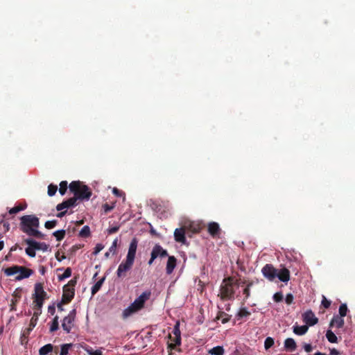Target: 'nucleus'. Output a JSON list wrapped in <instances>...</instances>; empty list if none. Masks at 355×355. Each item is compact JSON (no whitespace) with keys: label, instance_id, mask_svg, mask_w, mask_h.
Returning a JSON list of instances; mask_svg holds the SVG:
<instances>
[{"label":"nucleus","instance_id":"f257e3e1","mask_svg":"<svg viewBox=\"0 0 355 355\" xmlns=\"http://www.w3.org/2000/svg\"><path fill=\"white\" fill-rule=\"evenodd\" d=\"M20 230L27 235L37 239H44L45 234L37 230L39 218L34 215H25L20 218Z\"/></svg>","mask_w":355,"mask_h":355},{"label":"nucleus","instance_id":"2f4dec72","mask_svg":"<svg viewBox=\"0 0 355 355\" xmlns=\"http://www.w3.org/2000/svg\"><path fill=\"white\" fill-rule=\"evenodd\" d=\"M211 355H223L224 349L221 346L214 347L209 351Z\"/></svg>","mask_w":355,"mask_h":355},{"label":"nucleus","instance_id":"f704fd0d","mask_svg":"<svg viewBox=\"0 0 355 355\" xmlns=\"http://www.w3.org/2000/svg\"><path fill=\"white\" fill-rule=\"evenodd\" d=\"M58 316L56 315L53 321H52V323L51 324V327H50V331L51 332H53V331H55L56 330L58 329L59 328V322H58Z\"/></svg>","mask_w":355,"mask_h":355},{"label":"nucleus","instance_id":"37998d69","mask_svg":"<svg viewBox=\"0 0 355 355\" xmlns=\"http://www.w3.org/2000/svg\"><path fill=\"white\" fill-rule=\"evenodd\" d=\"M274 345V340L271 337H268L264 341V347L266 350L270 349Z\"/></svg>","mask_w":355,"mask_h":355},{"label":"nucleus","instance_id":"49530a36","mask_svg":"<svg viewBox=\"0 0 355 355\" xmlns=\"http://www.w3.org/2000/svg\"><path fill=\"white\" fill-rule=\"evenodd\" d=\"M273 300L276 302H279L283 300V295L282 293H276L273 295Z\"/></svg>","mask_w":355,"mask_h":355},{"label":"nucleus","instance_id":"4be33fe9","mask_svg":"<svg viewBox=\"0 0 355 355\" xmlns=\"http://www.w3.org/2000/svg\"><path fill=\"white\" fill-rule=\"evenodd\" d=\"M32 242H33L32 239H26L25 240V243L28 245L26 248L25 251H26V254L28 256H29L30 257H35L36 255V253H35L36 249L33 248Z\"/></svg>","mask_w":355,"mask_h":355},{"label":"nucleus","instance_id":"bb28decb","mask_svg":"<svg viewBox=\"0 0 355 355\" xmlns=\"http://www.w3.org/2000/svg\"><path fill=\"white\" fill-rule=\"evenodd\" d=\"M37 322H35V318H31L29 324V327L26 328L22 334L23 337H28L31 332V331L34 329V327L36 326Z\"/></svg>","mask_w":355,"mask_h":355},{"label":"nucleus","instance_id":"4468645a","mask_svg":"<svg viewBox=\"0 0 355 355\" xmlns=\"http://www.w3.org/2000/svg\"><path fill=\"white\" fill-rule=\"evenodd\" d=\"M77 199L74 196L66 200H64L62 202L58 204L56 206V209L58 211H62L64 209H67L70 207H73L77 205Z\"/></svg>","mask_w":355,"mask_h":355},{"label":"nucleus","instance_id":"473e14b6","mask_svg":"<svg viewBox=\"0 0 355 355\" xmlns=\"http://www.w3.org/2000/svg\"><path fill=\"white\" fill-rule=\"evenodd\" d=\"M116 245H117V239H115L113 241L111 247L109 248V250L105 254V257L108 258L110 257V254H114L116 253Z\"/></svg>","mask_w":355,"mask_h":355},{"label":"nucleus","instance_id":"774afa93","mask_svg":"<svg viewBox=\"0 0 355 355\" xmlns=\"http://www.w3.org/2000/svg\"><path fill=\"white\" fill-rule=\"evenodd\" d=\"M58 349L57 347H55V350H53V352H51L49 355H58Z\"/></svg>","mask_w":355,"mask_h":355},{"label":"nucleus","instance_id":"680f3d73","mask_svg":"<svg viewBox=\"0 0 355 355\" xmlns=\"http://www.w3.org/2000/svg\"><path fill=\"white\" fill-rule=\"evenodd\" d=\"M103 208H104L105 212L107 213L113 209L114 206H110L106 203L103 205Z\"/></svg>","mask_w":355,"mask_h":355},{"label":"nucleus","instance_id":"a878e982","mask_svg":"<svg viewBox=\"0 0 355 355\" xmlns=\"http://www.w3.org/2000/svg\"><path fill=\"white\" fill-rule=\"evenodd\" d=\"M309 329L307 325H302V326H294L293 327V332L299 336H302L305 334Z\"/></svg>","mask_w":355,"mask_h":355},{"label":"nucleus","instance_id":"5701e85b","mask_svg":"<svg viewBox=\"0 0 355 355\" xmlns=\"http://www.w3.org/2000/svg\"><path fill=\"white\" fill-rule=\"evenodd\" d=\"M284 347L286 351L294 352L297 348V344L293 338H288L284 341Z\"/></svg>","mask_w":355,"mask_h":355},{"label":"nucleus","instance_id":"cd10ccee","mask_svg":"<svg viewBox=\"0 0 355 355\" xmlns=\"http://www.w3.org/2000/svg\"><path fill=\"white\" fill-rule=\"evenodd\" d=\"M230 315L224 311H220L216 316L217 320H220L223 324H225L230 320Z\"/></svg>","mask_w":355,"mask_h":355},{"label":"nucleus","instance_id":"0eeeda50","mask_svg":"<svg viewBox=\"0 0 355 355\" xmlns=\"http://www.w3.org/2000/svg\"><path fill=\"white\" fill-rule=\"evenodd\" d=\"M134 264L133 261L125 259L124 261L121 263L116 270V275L119 278H124L127 276V272L130 270Z\"/></svg>","mask_w":355,"mask_h":355},{"label":"nucleus","instance_id":"3c124183","mask_svg":"<svg viewBox=\"0 0 355 355\" xmlns=\"http://www.w3.org/2000/svg\"><path fill=\"white\" fill-rule=\"evenodd\" d=\"M293 301V295L291 293H288L286 295L285 298V302L288 304H291Z\"/></svg>","mask_w":355,"mask_h":355},{"label":"nucleus","instance_id":"e2e57ef3","mask_svg":"<svg viewBox=\"0 0 355 355\" xmlns=\"http://www.w3.org/2000/svg\"><path fill=\"white\" fill-rule=\"evenodd\" d=\"M48 311L51 315H53L55 311V306L53 305L49 306L48 308Z\"/></svg>","mask_w":355,"mask_h":355},{"label":"nucleus","instance_id":"423d86ee","mask_svg":"<svg viewBox=\"0 0 355 355\" xmlns=\"http://www.w3.org/2000/svg\"><path fill=\"white\" fill-rule=\"evenodd\" d=\"M235 291L233 288L232 278L227 277L223 279L220 287L218 296L222 300H232L234 297Z\"/></svg>","mask_w":355,"mask_h":355},{"label":"nucleus","instance_id":"39448f33","mask_svg":"<svg viewBox=\"0 0 355 355\" xmlns=\"http://www.w3.org/2000/svg\"><path fill=\"white\" fill-rule=\"evenodd\" d=\"M32 269L28 268L25 266L15 265L11 267H8L4 269V273L7 276H12L13 275L19 273L15 277L16 281H20L24 279L29 277L33 274Z\"/></svg>","mask_w":355,"mask_h":355},{"label":"nucleus","instance_id":"1a4fd4ad","mask_svg":"<svg viewBox=\"0 0 355 355\" xmlns=\"http://www.w3.org/2000/svg\"><path fill=\"white\" fill-rule=\"evenodd\" d=\"M261 272L263 277L270 282L277 277V269L272 264H266L262 268Z\"/></svg>","mask_w":355,"mask_h":355},{"label":"nucleus","instance_id":"9d476101","mask_svg":"<svg viewBox=\"0 0 355 355\" xmlns=\"http://www.w3.org/2000/svg\"><path fill=\"white\" fill-rule=\"evenodd\" d=\"M302 320L307 326H313L318 322V318L311 310H307L302 314Z\"/></svg>","mask_w":355,"mask_h":355},{"label":"nucleus","instance_id":"f8f14e48","mask_svg":"<svg viewBox=\"0 0 355 355\" xmlns=\"http://www.w3.org/2000/svg\"><path fill=\"white\" fill-rule=\"evenodd\" d=\"M138 245V240L137 238H133L130 243L128 254L126 256V259L130 260L131 261H135L136 252Z\"/></svg>","mask_w":355,"mask_h":355},{"label":"nucleus","instance_id":"20e7f679","mask_svg":"<svg viewBox=\"0 0 355 355\" xmlns=\"http://www.w3.org/2000/svg\"><path fill=\"white\" fill-rule=\"evenodd\" d=\"M47 298V293L44 290L43 284L36 283L34 286V293H33V309L40 311L44 300Z\"/></svg>","mask_w":355,"mask_h":355},{"label":"nucleus","instance_id":"6ab92c4d","mask_svg":"<svg viewBox=\"0 0 355 355\" xmlns=\"http://www.w3.org/2000/svg\"><path fill=\"white\" fill-rule=\"evenodd\" d=\"M177 263V259L174 256H168V259L166 263V271L168 275L173 272Z\"/></svg>","mask_w":355,"mask_h":355},{"label":"nucleus","instance_id":"bf43d9fd","mask_svg":"<svg viewBox=\"0 0 355 355\" xmlns=\"http://www.w3.org/2000/svg\"><path fill=\"white\" fill-rule=\"evenodd\" d=\"M157 257H156V254L155 253L153 252V251L151 252V254H150V259H149L148 261V265H152L154 260L155 259H157Z\"/></svg>","mask_w":355,"mask_h":355},{"label":"nucleus","instance_id":"de8ad7c7","mask_svg":"<svg viewBox=\"0 0 355 355\" xmlns=\"http://www.w3.org/2000/svg\"><path fill=\"white\" fill-rule=\"evenodd\" d=\"M77 284V277H73L71 279L67 284L65 286H67V288H73L75 287L76 284Z\"/></svg>","mask_w":355,"mask_h":355},{"label":"nucleus","instance_id":"79ce46f5","mask_svg":"<svg viewBox=\"0 0 355 355\" xmlns=\"http://www.w3.org/2000/svg\"><path fill=\"white\" fill-rule=\"evenodd\" d=\"M67 181H62L60 183V188H59V192L63 196L65 194L67 190Z\"/></svg>","mask_w":355,"mask_h":355},{"label":"nucleus","instance_id":"412c9836","mask_svg":"<svg viewBox=\"0 0 355 355\" xmlns=\"http://www.w3.org/2000/svg\"><path fill=\"white\" fill-rule=\"evenodd\" d=\"M153 252L156 254L157 257L164 258L168 257V252L166 250H164L160 245L156 244L153 250Z\"/></svg>","mask_w":355,"mask_h":355},{"label":"nucleus","instance_id":"f3484780","mask_svg":"<svg viewBox=\"0 0 355 355\" xmlns=\"http://www.w3.org/2000/svg\"><path fill=\"white\" fill-rule=\"evenodd\" d=\"M175 240L177 242L184 243L186 241L185 231L184 228H177L174 232Z\"/></svg>","mask_w":355,"mask_h":355},{"label":"nucleus","instance_id":"dca6fc26","mask_svg":"<svg viewBox=\"0 0 355 355\" xmlns=\"http://www.w3.org/2000/svg\"><path fill=\"white\" fill-rule=\"evenodd\" d=\"M277 277L283 282H288L290 280V271L286 268H283L279 270H277Z\"/></svg>","mask_w":355,"mask_h":355},{"label":"nucleus","instance_id":"4c0bfd02","mask_svg":"<svg viewBox=\"0 0 355 355\" xmlns=\"http://www.w3.org/2000/svg\"><path fill=\"white\" fill-rule=\"evenodd\" d=\"M71 268H67L64 270V272L62 275L58 276L59 281H62L66 278L71 277Z\"/></svg>","mask_w":355,"mask_h":355},{"label":"nucleus","instance_id":"58836bf2","mask_svg":"<svg viewBox=\"0 0 355 355\" xmlns=\"http://www.w3.org/2000/svg\"><path fill=\"white\" fill-rule=\"evenodd\" d=\"M57 190H58L57 185L53 184H50L48 186V191H47L48 195L49 196H53L56 193Z\"/></svg>","mask_w":355,"mask_h":355},{"label":"nucleus","instance_id":"13d9d810","mask_svg":"<svg viewBox=\"0 0 355 355\" xmlns=\"http://www.w3.org/2000/svg\"><path fill=\"white\" fill-rule=\"evenodd\" d=\"M55 258L58 261H62L63 259H66V256L64 254L63 255H60V252H57L55 253Z\"/></svg>","mask_w":355,"mask_h":355},{"label":"nucleus","instance_id":"2eb2a0df","mask_svg":"<svg viewBox=\"0 0 355 355\" xmlns=\"http://www.w3.org/2000/svg\"><path fill=\"white\" fill-rule=\"evenodd\" d=\"M207 230L213 238H216L220 234V228L217 223L210 222L207 225Z\"/></svg>","mask_w":355,"mask_h":355},{"label":"nucleus","instance_id":"9b49d317","mask_svg":"<svg viewBox=\"0 0 355 355\" xmlns=\"http://www.w3.org/2000/svg\"><path fill=\"white\" fill-rule=\"evenodd\" d=\"M172 334L174 335L173 337L171 334H168L169 339L175 343L176 345H180L182 343L181 332L180 329V322L177 321L173 327Z\"/></svg>","mask_w":355,"mask_h":355},{"label":"nucleus","instance_id":"7ed1b4c3","mask_svg":"<svg viewBox=\"0 0 355 355\" xmlns=\"http://www.w3.org/2000/svg\"><path fill=\"white\" fill-rule=\"evenodd\" d=\"M151 295L150 291H146L142 293L135 301L123 312V316L127 318L132 313L141 310L144 308L145 302L149 300Z\"/></svg>","mask_w":355,"mask_h":355},{"label":"nucleus","instance_id":"a211bd4d","mask_svg":"<svg viewBox=\"0 0 355 355\" xmlns=\"http://www.w3.org/2000/svg\"><path fill=\"white\" fill-rule=\"evenodd\" d=\"M344 324L345 321L343 318L336 315L332 318L329 323V327H336L337 328H342L344 326Z\"/></svg>","mask_w":355,"mask_h":355},{"label":"nucleus","instance_id":"c9c22d12","mask_svg":"<svg viewBox=\"0 0 355 355\" xmlns=\"http://www.w3.org/2000/svg\"><path fill=\"white\" fill-rule=\"evenodd\" d=\"M79 235L81 237L87 238L90 235V229L89 226H84L79 232Z\"/></svg>","mask_w":355,"mask_h":355},{"label":"nucleus","instance_id":"a18cd8bd","mask_svg":"<svg viewBox=\"0 0 355 355\" xmlns=\"http://www.w3.org/2000/svg\"><path fill=\"white\" fill-rule=\"evenodd\" d=\"M176 346H178V345H176L175 343H168V345H167V349L168 351V355H173V354L172 353V350L175 349Z\"/></svg>","mask_w":355,"mask_h":355},{"label":"nucleus","instance_id":"b1692460","mask_svg":"<svg viewBox=\"0 0 355 355\" xmlns=\"http://www.w3.org/2000/svg\"><path fill=\"white\" fill-rule=\"evenodd\" d=\"M53 345L52 344H46L42 347L39 350L40 355H47L53 352Z\"/></svg>","mask_w":355,"mask_h":355},{"label":"nucleus","instance_id":"09e8293b","mask_svg":"<svg viewBox=\"0 0 355 355\" xmlns=\"http://www.w3.org/2000/svg\"><path fill=\"white\" fill-rule=\"evenodd\" d=\"M103 245H102L101 243H98L94 248L93 254H97L103 249Z\"/></svg>","mask_w":355,"mask_h":355},{"label":"nucleus","instance_id":"7c9ffc66","mask_svg":"<svg viewBox=\"0 0 355 355\" xmlns=\"http://www.w3.org/2000/svg\"><path fill=\"white\" fill-rule=\"evenodd\" d=\"M326 337L331 343H336L338 342L337 336L331 330L329 329L327 331Z\"/></svg>","mask_w":355,"mask_h":355},{"label":"nucleus","instance_id":"6e6d98bb","mask_svg":"<svg viewBox=\"0 0 355 355\" xmlns=\"http://www.w3.org/2000/svg\"><path fill=\"white\" fill-rule=\"evenodd\" d=\"M112 192L116 196H122L123 195H124V193L122 191L118 189L117 188H114Z\"/></svg>","mask_w":355,"mask_h":355},{"label":"nucleus","instance_id":"052dcab7","mask_svg":"<svg viewBox=\"0 0 355 355\" xmlns=\"http://www.w3.org/2000/svg\"><path fill=\"white\" fill-rule=\"evenodd\" d=\"M304 349L306 352H311L313 350V347L311 344L305 343L304 345Z\"/></svg>","mask_w":355,"mask_h":355},{"label":"nucleus","instance_id":"ddd939ff","mask_svg":"<svg viewBox=\"0 0 355 355\" xmlns=\"http://www.w3.org/2000/svg\"><path fill=\"white\" fill-rule=\"evenodd\" d=\"M75 295V288H67V286H63V294L62 296V302L64 304L69 303Z\"/></svg>","mask_w":355,"mask_h":355},{"label":"nucleus","instance_id":"a19ab883","mask_svg":"<svg viewBox=\"0 0 355 355\" xmlns=\"http://www.w3.org/2000/svg\"><path fill=\"white\" fill-rule=\"evenodd\" d=\"M348 311L347 306L346 304H342L339 306V316L344 318L347 315V312Z\"/></svg>","mask_w":355,"mask_h":355},{"label":"nucleus","instance_id":"ea45409f","mask_svg":"<svg viewBox=\"0 0 355 355\" xmlns=\"http://www.w3.org/2000/svg\"><path fill=\"white\" fill-rule=\"evenodd\" d=\"M72 347V344H64L61 346L60 355H67L69 349Z\"/></svg>","mask_w":355,"mask_h":355},{"label":"nucleus","instance_id":"6e6552de","mask_svg":"<svg viewBox=\"0 0 355 355\" xmlns=\"http://www.w3.org/2000/svg\"><path fill=\"white\" fill-rule=\"evenodd\" d=\"M76 317V310L73 309L69 312L68 315L65 316L62 322V327L64 331L67 333H69L72 326L73 322L74 321Z\"/></svg>","mask_w":355,"mask_h":355},{"label":"nucleus","instance_id":"c85d7f7f","mask_svg":"<svg viewBox=\"0 0 355 355\" xmlns=\"http://www.w3.org/2000/svg\"><path fill=\"white\" fill-rule=\"evenodd\" d=\"M251 313L248 310L246 307H241L237 313L236 317L237 319L247 318L250 316Z\"/></svg>","mask_w":355,"mask_h":355},{"label":"nucleus","instance_id":"c03bdc74","mask_svg":"<svg viewBox=\"0 0 355 355\" xmlns=\"http://www.w3.org/2000/svg\"><path fill=\"white\" fill-rule=\"evenodd\" d=\"M57 224H58V221L56 220H48L45 223L44 227L46 229H52V228L55 227L57 225Z\"/></svg>","mask_w":355,"mask_h":355},{"label":"nucleus","instance_id":"393cba45","mask_svg":"<svg viewBox=\"0 0 355 355\" xmlns=\"http://www.w3.org/2000/svg\"><path fill=\"white\" fill-rule=\"evenodd\" d=\"M32 244H33V248L36 249V250H41L45 252V251H47V250L49 248V245L46 244V243L37 242L33 239Z\"/></svg>","mask_w":355,"mask_h":355},{"label":"nucleus","instance_id":"72a5a7b5","mask_svg":"<svg viewBox=\"0 0 355 355\" xmlns=\"http://www.w3.org/2000/svg\"><path fill=\"white\" fill-rule=\"evenodd\" d=\"M66 232L64 230H57L53 233L57 241L62 240L65 236Z\"/></svg>","mask_w":355,"mask_h":355},{"label":"nucleus","instance_id":"5fc2aeb1","mask_svg":"<svg viewBox=\"0 0 355 355\" xmlns=\"http://www.w3.org/2000/svg\"><path fill=\"white\" fill-rule=\"evenodd\" d=\"M89 355H103V353L101 350L96 349V350H88Z\"/></svg>","mask_w":355,"mask_h":355},{"label":"nucleus","instance_id":"864d4df0","mask_svg":"<svg viewBox=\"0 0 355 355\" xmlns=\"http://www.w3.org/2000/svg\"><path fill=\"white\" fill-rule=\"evenodd\" d=\"M119 230V226H114V227H112L108 228L107 232H108L109 234H114L116 232H118Z\"/></svg>","mask_w":355,"mask_h":355},{"label":"nucleus","instance_id":"c756f323","mask_svg":"<svg viewBox=\"0 0 355 355\" xmlns=\"http://www.w3.org/2000/svg\"><path fill=\"white\" fill-rule=\"evenodd\" d=\"M104 281H105V277H103L95 283V284L92 287V295L96 294L101 289Z\"/></svg>","mask_w":355,"mask_h":355},{"label":"nucleus","instance_id":"69168bd1","mask_svg":"<svg viewBox=\"0 0 355 355\" xmlns=\"http://www.w3.org/2000/svg\"><path fill=\"white\" fill-rule=\"evenodd\" d=\"M63 304H64L62 303V301L58 304L57 307H58V311H64V309L62 306Z\"/></svg>","mask_w":355,"mask_h":355},{"label":"nucleus","instance_id":"0e129e2a","mask_svg":"<svg viewBox=\"0 0 355 355\" xmlns=\"http://www.w3.org/2000/svg\"><path fill=\"white\" fill-rule=\"evenodd\" d=\"M331 355H340V352L335 348L330 350Z\"/></svg>","mask_w":355,"mask_h":355},{"label":"nucleus","instance_id":"603ef678","mask_svg":"<svg viewBox=\"0 0 355 355\" xmlns=\"http://www.w3.org/2000/svg\"><path fill=\"white\" fill-rule=\"evenodd\" d=\"M0 224H2L5 232H8L10 230V224L8 222L1 220Z\"/></svg>","mask_w":355,"mask_h":355},{"label":"nucleus","instance_id":"4d7b16f0","mask_svg":"<svg viewBox=\"0 0 355 355\" xmlns=\"http://www.w3.org/2000/svg\"><path fill=\"white\" fill-rule=\"evenodd\" d=\"M35 310V312L33 313V315L31 318H35V322H37V320H38V316L41 314L42 313V309H40V311H37L36 309H34Z\"/></svg>","mask_w":355,"mask_h":355},{"label":"nucleus","instance_id":"aec40b11","mask_svg":"<svg viewBox=\"0 0 355 355\" xmlns=\"http://www.w3.org/2000/svg\"><path fill=\"white\" fill-rule=\"evenodd\" d=\"M242 284H246L245 288L243 291V295H245V297L243 299V304H244L247 301V300L250 297V288L253 286L254 281L244 280L242 282Z\"/></svg>","mask_w":355,"mask_h":355},{"label":"nucleus","instance_id":"338daca9","mask_svg":"<svg viewBox=\"0 0 355 355\" xmlns=\"http://www.w3.org/2000/svg\"><path fill=\"white\" fill-rule=\"evenodd\" d=\"M67 214V211H60L59 212L58 214H57V217L58 218H62L64 216H65Z\"/></svg>","mask_w":355,"mask_h":355},{"label":"nucleus","instance_id":"f03ea898","mask_svg":"<svg viewBox=\"0 0 355 355\" xmlns=\"http://www.w3.org/2000/svg\"><path fill=\"white\" fill-rule=\"evenodd\" d=\"M69 191L77 200H89L92 196L91 189L79 181H73L69 185Z\"/></svg>","mask_w":355,"mask_h":355},{"label":"nucleus","instance_id":"8fccbe9b","mask_svg":"<svg viewBox=\"0 0 355 355\" xmlns=\"http://www.w3.org/2000/svg\"><path fill=\"white\" fill-rule=\"evenodd\" d=\"M322 305L325 309H328L331 305V301L327 300L326 297L323 296V299L322 300Z\"/></svg>","mask_w":355,"mask_h":355},{"label":"nucleus","instance_id":"e433bc0d","mask_svg":"<svg viewBox=\"0 0 355 355\" xmlns=\"http://www.w3.org/2000/svg\"><path fill=\"white\" fill-rule=\"evenodd\" d=\"M26 207V205H17V206L11 208L9 210V214H15L19 212L20 211L25 209Z\"/></svg>","mask_w":355,"mask_h":355}]
</instances>
